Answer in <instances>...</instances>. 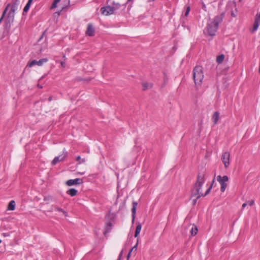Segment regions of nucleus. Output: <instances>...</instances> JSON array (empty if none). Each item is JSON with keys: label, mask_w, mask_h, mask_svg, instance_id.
Listing matches in <instances>:
<instances>
[{"label": "nucleus", "mask_w": 260, "mask_h": 260, "mask_svg": "<svg viewBox=\"0 0 260 260\" xmlns=\"http://www.w3.org/2000/svg\"><path fill=\"white\" fill-rule=\"evenodd\" d=\"M205 172H199L197 176V180L194 185V187L192 190L191 197H195L196 198L193 200V205H196L197 200L203 196L201 193V190L204 183L205 182Z\"/></svg>", "instance_id": "obj_1"}, {"label": "nucleus", "mask_w": 260, "mask_h": 260, "mask_svg": "<svg viewBox=\"0 0 260 260\" xmlns=\"http://www.w3.org/2000/svg\"><path fill=\"white\" fill-rule=\"evenodd\" d=\"M224 16V13L215 16L214 19L208 22L206 28V32L211 36L215 35V33L218 28L219 24L222 22Z\"/></svg>", "instance_id": "obj_2"}, {"label": "nucleus", "mask_w": 260, "mask_h": 260, "mask_svg": "<svg viewBox=\"0 0 260 260\" xmlns=\"http://www.w3.org/2000/svg\"><path fill=\"white\" fill-rule=\"evenodd\" d=\"M193 77L196 85H200L204 78L203 68L201 66H196L193 70Z\"/></svg>", "instance_id": "obj_3"}, {"label": "nucleus", "mask_w": 260, "mask_h": 260, "mask_svg": "<svg viewBox=\"0 0 260 260\" xmlns=\"http://www.w3.org/2000/svg\"><path fill=\"white\" fill-rule=\"evenodd\" d=\"M217 180L220 184V190L223 192L228 186L227 182L229 181V177L226 175L221 176L218 175L217 177Z\"/></svg>", "instance_id": "obj_4"}, {"label": "nucleus", "mask_w": 260, "mask_h": 260, "mask_svg": "<svg viewBox=\"0 0 260 260\" xmlns=\"http://www.w3.org/2000/svg\"><path fill=\"white\" fill-rule=\"evenodd\" d=\"M228 10H230L231 12V16L235 17L237 15V10L236 3L234 1L230 2L228 3L227 5Z\"/></svg>", "instance_id": "obj_5"}, {"label": "nucleus", "mask_w": 260, "mask_h": 260, "mask_svg": "<svg viewBox=\"0 0 260 260\" xmlns=\"http://www.w3.org/2000/svg\"><path fill=\"white\" fill-rule=\"evenodd\" d=\"M102 13L106 16L113 14L115 12L114 8L111 6H108L101 8Z\"/></svg>", "instance_id": "obj_6"}, {"label": "nucleus", "mask_w": 260, "mask_h": 260, "mask_svg": "<svg viewBox=\"0 0 260 260\" xmlns=\"http://www.w3.org/2000/svg\"><path fill=\"white\" fill-rule=\"evenodd\" d=\"M230 154L228 151L223 152L222 154L221 160L225 168H227L230 165Z\"/></svg>", "instance_id": "obj_7"}, {"label": "nucleus", "mask_w": 260, "mask_h": 260, "mask_svg": "<svg viewBox=\"0 0 260 260\" xmlns=\"http://www.w3.org/2000/svg\"><path fill=\"white\" fill-rule=\"evenodd\" d=\"M47 58H42L40 59L39 61H37L36 60H33L27 64V66H28L29 67H32L35 65L41 66L42 65H43V63L47 62Z\"/></svg>", "instance_id": "obj_8"}, {"label": "nucleus", "mask_w": 260, "mask_h": 260, "mask_svg": "<svg viewBox=\"0 0 260 260\" xmlns=\"http://www.w3.org/2000/svg\"><path fill=\"white\" fill-rule=\"evenodd\" d=\"M67 152L66 151L64 152V151H63L62 154L59 155L58 156L55 157V158L53 159V160L51 162L52 165H55L57 163L63 160L64 159L67 157Z\"/></svg>", "instance_id": "obj_9"}, {"label": "nucleus", "mask_w": 260, "mask_h": 260, "mask_svg": "<svg viewBox=\"0 0 260 260\" xmlns=\"http://www.w3.org/2000/svg\"><path fill=\"white\" fill-rule=\"evenodd\" d=\"M10 4V6L9 7V8H10V10L9 12H11L15 14V11H16L18 8L19 1L18 0H12V3Z\"/></svg>", "instance_id": "obj_10"}, {"label": "nucleus", "mask_w": 260, "mask_h": 260, "mask_svg": "<svg viewBox=\"0 0 260 260\" xmlns=\"http://www.w3.org/2000/svg\"><path fill=\"white\" fill-rule=\"evenodd\" d=\"M83 183V180L80 178H76L75 179H70L66 182V184L68 186H72L74 185L80 184Z\"/></svg>", "instance_id": "obj_11"}, {"label": "nucleus", "mask_w": 260, "mask_h": 260, "mask_svg": "<svg viewBox=\"0 0 260 260\" xmlns=\"http://www.w3.org/2000/svg\"><path fill=\"white\" fill-rule=\"evenodd\" d=\"M260 21V14L257 13L256 15V17L255 19V21L253 25V28L251 30V32H254L255 30L257 29L259 26V22Z\"/></svg>", "instance_id": "obj_12"}, {"label": "nucleus", "mask_w": 260, "mask_h": 260, "mask_svg": "<svg viewBox=\"0 0 260 260\" xmlns=\"http://www.w3.org/2000/svg\"><path fill=\"white\" fill-rule=\"evenodd\" d=\"M95 29L92 24L89 23L87 25V28L86 31V34L88 36H93L94 35Z\"/></svg>", "instance_id": "obj_13"}, {"label": "nucleus", "mask_w": 260, "mask_h": 260, "mask_svg": "<svg viewBox=\"0 0 260 260\" xmlns=\"http://www.w3.org/2000/svg\"><path fill=\"white\" fill-rule=\"evenodd\" d=\"M138 206V203L136 201H134L133 202V207L132 208V223L134 222L135 217H136V209Z\"/></svg>", "instance_id": "obj_14"}, {"label": "nucleus", "mask_w": 260, "mask_h": 260, "mask_svg": "<svg viewBox=\"0 0 260 260\" xmlns=\"http://www.w3.org/2000/svg\"><path fill=\"white\" fill-rule=\"evenodd\" d=\"M14 14L12 13L11 12H8L6 19L7 24H10L11 23H12L14 20Z\"/></svg>", "instance_id": "obj_15"}, {"label": "nucleus", "mask_w": 260, "mask_h": 260, "mask_svg": "<svg viewBox=\"0 0 260 260\" xmlns=\"http://www.w3.org/2000/svg\"><path fill=\"white\" fill-rule=\"evenodd\" d=\"M212 120L214 122V124H216L219 119V113L218 112H215L212 116Z\"/></svg>", "instance_id": "obj_16"}, {"label": "nucleus", "mask_w": 260, "mask_h": 260, "mask_svg": "<svg viewBox=\"0 0 260 260\" xmlns=\"http://www.w3.org/2000/svg\"><path fill=\"white\" fill-rule=\"evenodd\" d=\"M141 229H142L141 224L140 222L137 223V225L136 226L135 233V237H137L139 236V235L141 232Z\"/></svg>", "instance_id": "obj_17"}, {"label": "nucleus", "mask_w": 260, "mask_h": 260, "mask_svg": "<svg viewBox=\"0 0 260 260\" xmlns=\"http://www.w3.org/2000/svg\"><path fill=\"white\" fill-rule=\"evenodd\" d=\"M78 191L75 188H71L67 191L68 194L70 195L71 197L75 196L77 193Z\"/></svg>", "instance_id": "obj_18"}, {"label": "nucleus", "mask_w": 260, "mask_h": 260, "mask_svg": "<svg viewBox=\"0 0 260 260\" xmlns=\"http://www.w3.org/2000/svg\"><path fill=\"white\" fill-rule=\"evenodd\" d=\"M32 1L33 0H28L27 3L26 4V6L24 7L23 9V15H24L25 13L27 12L32 3Z\"/></svg>", "instance_id": "obj_19"}, {"label": "nucleus", "mask_w": 260, "mask_h": 260, "mask_svg": "<svg viewBox=\"0 0 260 260\" xmlns=\"http://www.w3.org/2000/svg\"><path fill=\"white\" fill-rule=\"evenodd\" d=\"M15 202L13 200L11 201L8 204V210H14L15 208Z\"/></svg>", "instance_id": "obj_20"}, {"label": "nucleus", "mask_w": 260, "mask_h": 260, "mask_svg": "<svg viewBox=\"0 0 260 260\" xmlns=\"http://www.w3.org/2000/svg\"><path fill=\"white\" fill-rule=\"evenodd\" d=\"M112 224L111 222H108L106 223L104 235H106L107 233H108L110 231L112 228Z\"/></svg>", "instance_id": "obj_21"}, {"label": "nucleus", "mask_w": 260, "mask_h": 260, "mask_svg": "<svg viewBox=\"0 0 260 260\" xmlns=\"http://www.w3.org/2000/svg\"><path fill=\"white\" fill-rule=\"evenodd\" d=\"M10 6V4H8L7 6V7H6V8L5 9L4 11H3V13L2 14V15L1 16V17L0 18V23L2 22V21L4 19V18L5 17L9 8V7Z\"/></svg>", "instance_id": "obj_22"}, {"label": "nucleus", "mask_w": 260, "mask_h": 260, "mask_svg": "<svg viewBox=\"0 0 260 260\" xmlns=\"http://www.w3.org/2000/svg\"><path fill=\"white\" fill-rule=\"evenodd\" d=\"M224 59V55L223 54H220L217 56L216 62L219 64L221 63V62H222Z\"/></svg>", "instance_id": "obj_23"}, {"label": "nucleus", "mask_w": 260, "mask_h": 260, "mask_svg": "<svg viewBox=\"0 0 260 260\" xmlns=\"http://www.w3.org/2000/svg\"><path fill=\"white\" fill-rule=\"evenodd\" d=\"M143 90H145L147 89L151 88L152 86V84L151 83H143Z\"/></svg>", "instance_id": "obj_24"}, {"label": "nucleus", "mask_w": 260, "mask_h": 260, "mask_svg": "<svg viewBox=\"0 0 260 260\" xmlns=\"http://www.w3.org/2000/svg\"><path fill=\"white\" fill-rule=\"evenodd\" d=\"M198 228L196 226L192 225L190 230L192 236H195L198 233Z\"/></svg>", "instance_id": "obj_25"}, {"label": "nucleus", "mask_w": 260, "mask_h": 260, "mask_svg": "<svg viewBox=\"0 0 260 260\" xmlns=\"http://www.w3.org/2000/svg\"><path fill=\"white\" fill-rule=\"evenodd\" d=\"M214 177H215V175L214 176ZM215 182V177H214L213 180H212V184L210 186V187H209V188L206 190L205 193L204 194H203V196H207L210 191L212 187V186H213V183H214Z\"/></svg>", "instance_id": "obj_26"}, {"label": "nucleus", "mask_w": 260, "mask_h": 260, "mask_svg": "<svg viewBox=\"0 0 260 260\" xmlns=\"http://www.w3.org/2000/svg\"><path fill=\"white\" fill-rule=\"evenodd\" d=\"M112 4V7L114 8L115 11L119 9L121 6L120 4H119L118 3H115L114 2H113Z\"/></svg>", "instance_id": "obj_27"}, {"label": "nucleus", "mask_w": 260, "mask_h": 260, "mask_svg": "<svg viewBox=\"0 0 260 260\" xmlns=\"http://www.w3.org/2000/svg\"><path fill=\"white\" fill-rule=\"evenodd\" d=\"M76 160L79 162V164L84 163L85 161V158H81L80 156H78L76 157Z\"/></svg>", "instance_id": "obj_28"}, {"label": "nucleus", "mask_w": 260, "mask_h": 260, "mask_svg": "<svg viewBox=\"0 0 260 260\" xmlns=\"http://www.w3.org/2000/svg\"><path fill=\"white\" fill-rule=\"evenodd\" d=\"M55 209L59 212H62L66 216H67V213L65 212L62 209L60 208H56Z\"/></svg>", "instance_id": "obj_29"}, {"label": "nucleus", "mask_w": 260, "mask_h": 260, "mask_svg": "<svg viewBox=\"0 0 260 260\" xmlns=\"http://www.w3.org/2000/svg\"><path fill=\"white\" fill-rule=\"evenodd\" d=\"M190 10V9L189 7H187L186 8V12L184 14V16L187 17L188 16V15L189 13Z\"/></svg>", "instance_id": "obj_30"}, {"label": "nucleus", "mask_w": 260, "mask_h": 260, "mask_svg": "<svg viewBox=\"0 0 260 260\" xmlns=\"http://www.w3.org/2000/svg\"><path fill=\"white\" fill-rule=\"evenodd\" d=\"M138 242H139V239H138L137 244L131 249V250H130L131 252H132V251L134 250H137V247L138 245Z\"/></svg>", "instance_id": "obj_31"}, {"label": "nucleus", "mask_w": 260, "mask_h": 260, "mask_svg": "<svg viewBox=\"0 0 260 260\" xmlns=\"http://www.w3.org/2000/svg\"><path fill=\"white\" fill-rule=\"evenodd\" d=\"M247 205H249V206H251L254 204V201L251 200L250 201H248L247 202Z\"/></svg>", "instance_id": "obj_32"}, {"label": "nucleus", "mask_w": 260, "mask_h": 260, "mask_svg": "<svg viewBox=\"0 0 260 260\" xmlns=\"http://www.w3.org/2000/svg\"><path fill=\"white\" fill-rule=\"evenodd\" d=\"M123 251H121L119 255L118 259L120 260L122 256Z\"/></svg>", "instance_id": "obj_33"}, {"label": "nucleus", "mask_w": 260, "mask_h": 260, "mask_svg": "<svg viewBox=\"0 0 260 260\" xmlns=\"http://www.w3.org/2000/svg\"><path fill=\"white\" fill-rule=\"evenodd\" d=\"M56 6H57V4L53 2V3L52 5L51 8L52 9L55 8L56 7Z\"/></svg>", "instance_id": "obj_34"}, {"label": "nucleus", "mask_w": 260, "mask_h": 260, "mask_svg": "<svg viewBox=\"0 0 260 260\" xmlns=\"http://www.w3.org/2000/svg\"><path fill=\"white\" fill-rule=\"evenodd\" d=\"M60 64L61 66L62 67H65V64H66V63L64 61H61L60 62Z\"/></svg>", "instance_id": "obj_35"}, {"label": "nucleus", "mask_w": 260, "mask_h": 260, "mask_svg": "<svg viewBox=\"0 0 260 260\" xmlns=\"http://www.w3.org/2000/svg\"><path fill=\"white\" fill-rule=\"evenodd\" d=\"M247 205V203H245L242 205V208H244Z\"/></svg>", "instance_id": "obj_36"}, {"label": "nucleus", "mask_w": 260, "mask_h": 260, "mask_svg": "<svg viewBox=\"0 0 260 260\" xmlns=\"http://www.w3.org/2000/svg\"><path fill=\"white\" fill-rule=\"evenodd\" d=\"M202 8L206 11V7L205 6V5L203 3V6H202Z\"/></svg>", "instance_id": "obj_37"}, {"label": "nucleus", "mask_w": 260, "mask_h": 260, "mask_svg": "<svg viewBox=\"0 0 260 260\" xmlns=\"http://www.w3.org/2000/svg\"><path fill=\"white\" fill-rule=\"evenodd\" d=\"M131 251L129 252V253H128L127 255V258L128 259L129 257H130L131 256Z\"/></svg>", "instance_id": "obj_38"}, {"label": "nucleus", "mask_w": 260, "mask_h": 260, "mask_svg": "<svg viewBox=\"0 0 260 260\" xmlns=\"http://www.w3.org/2000/svg\"><path fill=\"white\" fill-rule=\"evenodd\" d=\"M60 0H54V2L55 3H56L57 4L58 3H59L60 2Z\"/></svg>", "instance_id": "obj_39"}, {"label": "nucleus", "mask_w": 260, "mask_h": 260, "mask_svg": "<svg viewBox=\"0 0 260 260\" xmlns=\"http://www.w3.org/2000/svg\"><path fill=\"white\" fill-rule=\"evenodd\" d=\"M48 100H49V101H51V100H52V97H51V96H50V97L49 98V99H48Z\"/></svg>", "instance_id": "obj_40"}, {"label": "nucleus", "mask_w": 260, "mask_h": 260, "mask_svg": "<svg viewBox=\"0 0 260 260\" xmlns=\"http://www.w3.org/2000/svg\"><path fill=\"white\" fill-rule=\"evenodd\" d=\"M38 86L39 88H42L43 87V86H41V85H40L39 84H38Z\"/></svg>", "instance_id": "obj_41"}, {"label": "nucleus", "mask_w": 260, "mask_h": 260, "mask_svg": "<svg viewBox=\"0 0 260 260\" xmlns=\"http://www.w3.org/2000/svg\"><path fill=\"white\" fill-rule=\"evenodd\" d=\"M43 34L42 35V36L41 37V38H40V40L42 39V38H43Z\"/></svg>", "instance_id": "obj_42"}, {"label": "nucleus", "mask_w": 260, "mask_h": 260, "mask_svg": "<svg viewBox=\"0 0 260 260\" xmlns=\"http://www.w3.org/2000/svg\"><path fill=\"white\" fill-rule=\"evenodd\" d=\"M258 72L260 73V66H259V68H258Z\"/></svg>", "instance_id": "obj_43"}, {"label": "nucleus", "mask_w": 260, "mask_h": 260, "mask_svg": "<svg viewBox=\"0 0 260 260\" xmlns=\"http://www.w3.org/2000/svg\"><path fill=\"white\" fill-rule=\"evenodd\" d=\"M43 78V77L41 78H40L39 81H40Z\"/></svg>", "instance_id": "obj_44"}, {"label": "nucleus", "mask_w": 260, "mask_h": 260, "mask_svg": "<svg viewBox=\"0 0 260 260\" xmlns=\"http://www.w3.org/2000/svg\"><path fill=\"white\" fill-rule=\"evenodd\" d=\"M81 174L83 175V174H84V173H81Z\"/></svg>", "instance_id": "obj_45"}, {"label": "nucleus", "mask_w": 260, "mask_h": 260, "mask_svg": "<svg viewBox=\"0 0 260 260\" xmlns=\"http://www.w3.org/2000/svg\"><path fill=\"white\" fill-rule=\"evenodd\" d=\"M2 242V240L0 239V243Z\"/></svg>", "instance_id": "obj_46"}, {"label": "nucleus", "mask_w": 260, "mask_h": 260, "mask_svg": "<svg viewBox=\"0 0 260 260\" xmlns=\"http://www.w3.org/2000/svg\"><path fill=\"white\" fill-rule=\"evenodd\" d=\"M131 1V0H128V2H129V1Z\"/></svg>", "instance_id": "obj_47"}, {"label": "nucleus", "mask_w": 260, "mask_h": 260, "mask_svg": "<svg viewBox=\"0 0 260 260\" xmlns=\"http://www.w3.org/2000/svg\"><path fill=\"white\" fill-rule=\"evenodd\" d=\"M117 260H119V259H117Z\"/></svg>", "instance_id": "obj_48"}]
</instances>
